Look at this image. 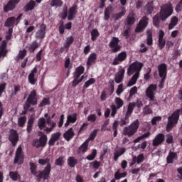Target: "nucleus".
Masks as SVG:
<instances>
[{"label":"nucleus","instance_id":"nucleus-1","mask_svg":"<svg viewBox=\"0 0 182 182\" xmlns=\"http://www.w3.org/2000/svg\"><path fill=\"white\" fill-rule=\"evenodd\" d=\"M143 67L144 63L139 61H135L129 65L127 70V74H128V76H132L133 74L134 75H132V77H131V80H129V82L127 84V87H132L136 84Z\"/></svg>","mask_w":182,"mask_h":182},{"label":"nucleus","instance_id":"nucleus-2","mask_svg":"<svg viewBox=\"0 0 182 182\" xmlns=\"http://www.w3.org/2000/svg\"><path fill=\"white\" fill-rule=\"evenodd\" d=\"M173 14V9L168 4H164L161 6L159 14L155 15L153 18L154 26L159 28L160 26V21H166L168 16Z\"/></svg>","mask_w":182,"mask_h":182},{"label":"nucleus","instance_id":"nucleus-3","mask_svg":"<svg viewBox=\"0 0 182 182\" xmlns=\"http://www.w3.org/2000/svg\"><path fill=\"white\" fill-rule=\"evenodd\" d=\"M179 114L180 109H177L168 117V122L166 126V131L167 132H171L178 124V122L179 120Z\"/></svg>","mask_w":182,"mask_h":182},{"label":"nucleus","instance_id":"nucleus-4","mask_svg":"<svg viewBox=\"0 0 182 182\" xmlns=\"http://www.w3.org/2000/svg\"><path fill=\"white\" fill-rule=\"evenodd\" d=\"M139 127V119H136L132 122V123H131V125L124 127V130H123L124 136L132 137L137 132Z\"/></svg>","mask_w":182,"mask_h":182},{"label":"nucleus","instance_id":"nucleus-5","mask_svg":"<svg viewBox=\"0 0 182 182\" xmlns=\"http://www.w3.org/2000/svg\"><path fill=\"white\" fill-rule=\"evenodd\" d=\"M120 40L118 37H112L111 39L109 47L112 49V53H117L120 52L122 46L119 45Z\"/></svg>","mask_w":182,"mask_h":182},{"label":"nucleus","instance_id":"nucleus-6","mask_svg":"<svg viewBox=\"0 0 182 182\" xmlns=\"http://www.w3.org/2000/svg\"><path fill=\"white\" fill-rule=\"evenodd\" d=\"M149 25V18L147 16H144L141 20H139V22L136 25V27L135 28V32L136 33H141L144 31L146 28Z\"/></svg>","mask_w":182,"mask_h":182},{"label":"nucleus","instance_id":"nucleus-7","mask_svg":"<svg viewBox=\"0 0 182 182\" xmlns=\"http://www.w3.org/2000/svg\"><path fill=\"white\" fill-rule=\"evenodd\" d=\"M157 90L156 85L151 84L149 86H148V88H146V90L145 91V95H146V97L149 98V100L151 102H154L157 103V100H155V92Z\"/></svg>","mask_w":182,"mask_h":182},{"label":"nucleus","instance_id":"nucleus-8","mask_svg":"<svg viewBox=\"0 0 182 182\" xmlns=\"http://www.w3.org/2000/svg\"><path fill=\"white\" fill-rule=\"evenodd\" d=\"M127 58V53L126 51H122L119 53H118V55L115 57V58L113 60L112 65H119L122 63L124 62Z\"/></svg>","mask_w":182,"mask_h":182},{"label":"nucleus","instance_id":"nucleus-9","mask_svg":"<svg viewBox=\"0 0 182 182\" xmlns=\"http://www.w3.org/2000/svg\"><path fill=\"white\" fill-rule=\"evenodd\" d=\"M21 0H9L8 3L4 6V12L7 14L10 11H14L16 9V5L19 4Z\"/></svg>","mask_w":182,"mask_h":182},{"label":"nucleus","instance_id":"nucleus-10","mask_svg":"<svg viewBox=\"0 0 182 182\" xmlns=\"http://www.w3.org/2000/svg\"><path fill=\"white\" fill-rule=\"evenodd\" d=\"M9 140L11 142L13 146H16V144L19 140L18 133L16 130L11 129L10 130V135L9 136Z\"/></svg>","mask_w":182,"mask_h":182},{"label":"nucleus","instance_id":"nucleus-11","mask_svg":"<svg viewBox=\"0 0 182 182\" xmlns=\"http://www.w3.org/2000/svg\"><path fill=\"white\" fill-rule=\"evenodd\" d=\"M50 172H51V164L50 163H48L47 166L44 168V169L39 172V174L41 175V176H42L43 180L45 181L49 179Z\"/></svg>","mask_w":182,"mask_h":182},{"label":"nucleus","instance_id":"nucleus-12","mask_svg":"<svg viewBox=\"0 0 182 182\" xmlns=\"http://www.w3.org/2000/svg\"><path fill=\"white\" fill-rule=\"evenodd\" d=\"M166 139V136L163 133H159L155 136L154 140H152V146H159L161 145Z\"/></svg>","mask_w":182,"mask_h":182},{"label":"nucleus","instance_id":"nucleus-13","mask_svg":"<svg viewBox=\"0 0 182 182\" xmlns=\"http://www.w3.org/2000/svg\"><path fill=\"white\" fill-rule=\"evenodd\" d=\"M23 154L22 151V147L18 146L16 151V156L14 159V164H18L19 161V165L22 164L23 163Z\"/></svg>","mask_w":182,"mask_h":182},{"label":"nucleus","instance_id":"nucleus-14","mask_svg":"<svg viewBox=\"0 0 182 182\" xmlns=\"http://www.w3.org/2000/svg\"><path fill=\"white\" fill-rule=\"evenodd\" d=\"M55 116V113H53L51 117L49 116L47 118V125L48 127H50L46 128L45 130L46 133H50L56 127V122L52 121V119H53Z\"/></svg>","mask_w":182,"mask_h":182},{"label":"nucleus","instance_id":"nucleus-15","mask_svg":"<svg viewBox=\"0 0 182 182\" xmlns=\"http://www.w3.org/2000/svg\"><path fill=\"white\" fill-rule=\"evenodd\" d=\"M164 31L159 30V35L158 36V48L160 50H162L166 46V39L164 38Z\"/></svg>","mask_w":182,"mask_h":182},{"label":"nucleus","instance_id":"nucleus-16","mask_svg":"<svg viewBox=\"0 0 182 182\" xmlns=\"http://www.w3.org/2000/svg\"><path fill=\"white\" fill-rule=\"evenodd\" d=\"M26 103H28L33 106H36L38 103L36 90H33L28 97Z\"/></svg>","mask_w":182,"mask_h":182},{"label":"nucleus","instance_id":"nucleus-17","mask_svg":"<svg viewBox=\"0 0 182 182\" xmlns=\"http://www.w3.org/2000/svg\"><path fill=\"white\" fill-rule=\"evenodd\" d=\"M46 29H47L46 25L44 23L41 24L40 26V30H38L36 33V36H35L36 38L41 41L43 40L44 38L46 37Z\"/></svg>","mask_w":182,"mask_h":182},{"label":"nucleus","instance_id":"nucleus-18","mask_svg":"<svg viewBox=\"0 0 182 182\" xmlns=\"http://www.w3.org/2000/svg\"><path fill=\"white\" fill-rule=\"evenodd\" d=\"M154 11V3L153 1H151L144 6V14L145 15H151Z\"/></svg>","mask_w":182,"mask_h":182},{"label":"nucleus","instance_id":"nucleus-19","mask_svg":"<svg viewBox=\"0 0 182 182\" xmlns=\"http://www.w3.org/2000/svg\"><path fill=\"white\" fill-rule=\"evenodd\" d=\"M47 141H48V137H47V135L45 134H43L38 140H36L34 141V144L35 145H36V143L37 142H39V144H38L36 145L37 148H39V147H45L47 144Z\"/></svg>","mask_w":182,"mask_h":182},{"label":"nucleus","instance_id":"nucleus-20","mask_svg":"<svg viewBox=\"0 0 182 182\" xmlns=\"http://www.w3.org/2000/svg\"><path fill=\"white\" fill-rule=\"evenodd\" d=\"M38 72L37 67H35L31 71V73L28 75V82L31 85H35L37 82V78L35 77L36 74Z\"/></svg>","mask_w":182,"mask_h":182},{"label":"nucleus","instance_id":"nucleus-21","mask_svg":"<svg viewBox=\"0 0 182 182\" xmlns=\"http://www.w3.org/2000/svg\"><path fill=\"white\" fill-rule=\"evenodd\" d=\"M158 73L159 77H167V65L166 63H161L158 65Z\"/></svg>","mask_w":182,"mask_h":182},{"label":"nucleus","instance_id":"nucleus-22","mask_svg":"<svg viewBox=\"0 0 182 182\" xmlns=\"http://www.w3.org/2000/svg\"><path fill=\"white\" fill-rule=\"evenodd\" d=\"M178 159V154L176 152L169 151L168 156H166V163L167 164H173L174 160Z\"/></svg>","mask_w":182,"mask_h":182},{"label":"nucleus","instance_id":"nucleus-23","mask_svg":"<svg viewBox=\"0 0 182 182\" xmlns=\"http://www.w3.org/2000/svg\"><path fill=\"white\" fill-rule=\"evenodd\" d=\"M46 124L47 119H46L44 117L39 118L38 121V127L40 130H43L44 132H46V129L50 127V126L46 127Z\"/></svg>","mask_w":182,"mask_h":182},{"label":"nucleus","instance_id":"nucleus-24","mask_svg":"<svg viewBox=\"0 0 182 182\" xmlns=\"http://www.w3.org/2000/svg\"><path fill=\"white\" fill-rule=\"evenodd\" d=\"M74 136H75V132L73 131V127L67 130L63 134V137L67 141H70Z\"/></svg>","mask_w":182,"mask_h":182},{"label":"nucleus","instance_id":"nucleus-25","mask_svg":"<svg viewBox=\"0 0 182 182\" xmlns=\"http://www.w3.org/2000/svg\"><path fill=\"white\" fill-rule=\"evenodd\" d=\"M97 59V55L95 53H91L87 59V65L91 67L93 64L96 63Z\"/></svg>","mask_w":182,"mask_h":182},{"label":"nucleus","instance_id":"nucleus-26","mask_svg":"<svg viewBox=\"0 0 182 182\" xmlns=\"http://www.w3.org/2000/svg\"><path fill=\"white\" fill-rule=\"evenodd\" d=\"M7 43L5 41H3L1 45L0 46V57L5 58L8 54V50L6 49Z\"/></svg>","mask_w":182,"mask_h":182},{"label":"nucleus","instance_id":"nucleus-27","mask_svg":"<svg viewBox=\"0 0 182 182\" xmlns=\"http://www.w3.org/2000/svg\"><path fill=\"white\" fill-rule=\"evenodd\" d=\"M36 3L33 0H30L28 4L23 7L24 12H29V11H33L36 8Z\"/></svg>","mask_w":182,"mask_h":182},{"label":"nucleus","instance_id":"nucleus-28","mask_svg":"<svg viewBox=\"0 0 182 182\" xmlns=\"http://www.w3.org/2000/svg\"><path fill=\"white\" fill-rule=\"evenodd\" d=\"M76 9H77L76 6H73V7L69 9L68 16V21H73V19H75V15H77Z\"/></svg>","mask_w":182,"mask_h":182},{"label":"nucleus","instance_id":"nucleus-29","mask_svg":"<svg viewBox=\"0 0 182 182\" xmlns=\"http://www.w3.org/2000/svg\"><path fill=\"white\" fill-rule=\"evenodd\" d=\"M103 92L107 94L109 96H112L114 92V82H109V87H106L103 90Z\"/></svg>","mask_w":182,"mask_h":182},{"label":"nucleus","instance_id":"nucleus-30","mask_svg":"<svg viewBox=\"0 0 182 182\" xmlns=\"http://www.w3.org/2000/svg\"><path fill=\"white\" fill-rule=\"evenodd\" d=\"M126 152V148H119V150H115L114 153V161H117L119 158Z\"/></svg>","mask_w":182,"mask_h":182},{"label":"nucleus","instance_id":"nucleus-31","mask_svg":"<svg viewBox=\"0 0 182 182\" xmlns=\"http://www.w3.org/2000/svg\"><path fill=\"white\" fill-rule=\"evenodd\" d=\"M136 22V18L132 14H129L127 18L125 19V25H128V26H132Z\"/></svg>","mask_w":182,"mask_h":182},{"label":"nucleus","instance_id":"nucleus-32","mask_svg":"<svg viewBox=\"0 0 182 182\" xmlns=\"http://www.w3.org/2000/svg\"><path fill=\"white\" fill-rule=\"evenodd\" d=\"M136 107L135 102H130L129 105H128V109H127V113H125V116H127V118H130L132 116V114L134 112V109Z\"/></svg>","mask_w":182,"mask_h":182},{"label":"nucleus","instance_id":"nucleus-33","mask_svg":"<svg viewBox=\"0 0 182 182\" xmlns=\"http://www.w3.org/2000/svg\"><path fill=\"white\" fill-rule=\"evenodd\" d=\"M125 14H126V8L123 6L122 11L121 12L112 15V19H114L115 21H118L119 19H121L122 16H124Z\"/></svg>","mask_w":182,"mask_h":182},{"label":"nucleus","instance_id":"nucleus-34","mask_svg":"<svg viewBox=\"0 0 182 182\" xmlns=\"http://www.w3.org/2000/svg\"><path fill=\"white\" fill-rule=\"evenodd\" d=\"M16 22V18L14 16L9 17L6 19L4 23V26L6 28H11V26H13Z\"/></svg>","mask_w":182,"mask_h":182},{"label":"nucleus","instance_id":"nucleus-35","mask_svg":"<svg viewBox=\"0 0 182 182\" xmlns=\"http://www.w3.org/2000/svg\"><path fill=\"white\" fill-rule=\"evenodd\" d=\"M9 176L13 181H17L21 178V176L18 171H9Z\"/></svg>","mask_w":182,"mask_h":182},{"label":"nucleus","instance_id":"nucleus-36","mask_svg":"<svg viewBox=\"0 0 182 182\" xmlns=\"http://www.w3.org/2000/svg\"><path fill=\"white\" fill-rule=\"evenodd\" d=\"M68 164L71 168H75V166L77 164V159H76L74 156H70L68 159Z\"/></svg>","mask_w":182,"mask_h":182},{"label":"nucleus","instance_id":"nucleus-37","mask_svg":"<svg viewBox=\"0 0 182 182\" xmlns=\"http://www.w3.org/2000/svg\"><path fill=\"white\" fill-rule=\"evenodd\" d=\"M146 45L151 46L153 44V34L151 31H146Z\"/></svg>","mask_w":182,"mask_h":182},{"label":"nucleus","instance_id":"nucleus-38","mask_svg":"<svg viewBox=\"0 0 182 182\" xmlns=\"http://www.w3.org/2000/svg\"><path fill=\"white\" fill-rule=\"evenodd\" d=\"M133 158L135 159L136 164H140L143 163L145 160L144 154H138V156H134Z\"/></svg>","mask_w":182,"mask_h":182},{"label":"nucleus","instance_id":"nucleus-39","mask_svg":"<svg viewBox=\"0 0 182 182\" xmlns=\"http://www.w3.org/2000/svg\"><path fill=\"white\" fill-rule=\"evenodd\" d=\"M100 36V32L97 28L92 29L91 31V39L93 42L96 41Z\"/></svg>","mask_w":182,"mask_h":182},{"label":"nucleus","instance_id":"nucleus-40","mask_svg":"<svg viewBox=\"0 0 182 182\" xmlns=\"http://www.w3.org/2000/svg\"><path fill=\"white\" fill-rule=\"evenodd\" d=\"M29 166H30V171L31 172V173L33 175V176H36L38 171H37V165L36 163L34 162H30L29 163Z\"/></svg>","mask_w":182,"mask_h":182},{"label":"nucleus","instance_id":"nucleus-41","mask_svg":"<svg viewBox=\"0 0 182 182\" xmlns=\"http://www.w3.org/2000/svg\"><path fill=\"white\" fill-rule=\"evenodd\" d=\"M38 47V43L36 41H33L28 48L29 52L33 53Z\"/></svg>","mask_w":182,"mask_h":182},{"label":"nucleus","instance_id":"nucleus-42","mask_svg":"<svg viewBox=\"0 0 182 182\" xmlns=\"http://www.w3.org/2000/svg\"><path fill=\"white\" fill-rule=\"evenodd\" d=\"M129 123V117L127 118V116L121 119V120L118 121V124H119V127H124V126L127 125Z\"/></svg>","mask_w":182,"mask_h":182},{"label":"nucleus","instance_id":"nucleus-43","mask_svg":"<svg viewBox=\"0 0 182 182\" xmlns=\"http://www.w3.org/2000/svg\"><path fill=\"white\" fill-rule=\"evenodd\" d=\"M114 102H115V105H116V107H117V109H121L124 105V101L120 97H116L115 100H114Z\"/></svg>","mask_w":182,"mask_h":182},{"label":"nucleus","instance_id":"nucleus-44","mask_svg":"<svg viewBox=\"0 0 182 182\" xmlns=\"http://www.w3.org/2000/svg\"><path fill=\"white\" fill-rule=\"evenodd\" d=\"M73 42H74V38L73 36L68 37L65 43H64L65 48H70V47L73 43Z\"/></svg>","mask_w":182,"mask_h":182},{"label":"nucleus","instance_id":"nucleus-45","mask_svg":"<svg viewBox=\"0 0 182 182\" xmlns=\"http://www.w3.org/2000/svg\"><path fill=\"white\" fill-rule=\"evenodd\" d=\"M88 141H85L80 147H79V151L85 153L87 151L88 149Z\"/></svg>","mask_w":182,"mask_h":182},{"label":"nucleus","instance_id":"nucleus-46","mask_svg":"<svg viewBox=\"0 0 182 182\" xmlns=\"http://www.w3.org/2000/svg\"><path fill=\"white\" fill-rule=\"evenodd\" d=\"M47 105H50V101L49 97H44L39 105V107H43Z\"/></svg>","mask_w":182,"mask_h":182},{"label":"nucleus","instance_id":"nucleus-47","mask_svg":"<svg viewBox=\"0 0 182 182\" xmlns=\"http://www.w3.org/2000/svg\"><path fill=\"white\" fill-rule=\"evenodd\" d=\"M26 122V116H23L18 118V125L19 127H23L25 124Z\"/></svg>","mask_w":182,"mask_h":182},{"label":"nucleus","instance_id":"nucleus-48","mask_svg":"<svg viewBox=\"0 0 182 182\" xmlns=\"http://www.w3.org/2000/svg\"><path fill=\"white\" fill-rule=\"evenodd\" d=\"M95 82H96V80L95 78H90V80H88L87 81L85 82V83L83 86V89H87L92 85H94L95 83Z\"/></svg>","mask_w":182,"mask_h":182},{"label":"nucleus","instance_id":"nucleus-49","mask_svg":"<svg viewBox=\"0 0 182 182\" xmlns=\"http://www.w3.org/2000/svg\"><path fill=\"white\" fill-rule=\"evenodd\" d=\"M77 113H74L73 114H70L68 116V119L72 124H74L77 122Z\"/></svg>","mask_w":182,"mask_h":182},{"label":"nucleus","instance_id":"nucleus-50","mask_svg":"<svg viewBox=\"0 0 182 182\" xmlns=\"http://www.w3.org/2000/svg\"><path fill=\"white\" fill-rule=\"evenodd\" d=\"M63 2L61 0H52L50 6H63Z\"/></svg>","mask_w":182,"mask_h":182},{"label":"nucleus","instance_id":"nucleus-51","mask_svg":"<svg viewBox=\"0 0 182 182\" xmlns=\"http://www.w3.org/2000/svg\"><path fill=\"white\" fill-rule=\"evenodd\" d=\"M96 156H97V149H93L92 153L87 156L86 159L88 161H93L95 159Z\"/></svg>","mask_w":182,"mask_h":182},{"label":"nucleus","instance_id":"nucleus-52","mask_svg":"<svg viewBox=\"0 0 182 182\" xmlns=\"http://www.w3.org/2000/svg\"><path fill=\"white\" fill-rule=\"evenodd\" d=\"M161 119H162V117L161 116L154 117L152 118V120H151V124H152V126H156L157 122H161Z\"/></svg>","mask_w":182,"mask_h":182},{"label":"nucleus","instance_id":"nucleus-53","mask_svg":"<svg viewBox=\"0 0 182 182\" xmlns=\"http://www.w3.org/2000/svg\"><path fill=\"white\" fill-rule=\"evenodd\" d=\"M64 164V156H60L58 159L55 160V165L58 166H63Z\"/></svg>","mask_w":182,"mask_h":182},{"label":"nucleus","instance_id":"nucleus-54","mask_svg":"<svg viewBox=\"0 0 182 182\" xmlns=\"http://www.w3.org/2000/svg\"><path fill=\"white\" fill-rule=\"evenodd\" d=\"M152 113L153 111L149 105H146L145 107H144V115H149L151 114Z\"/></svg>","mask_w":182,"mask_h":182},{"label":"nucleus","instance_id":"nucleus-55","mask_svg":"<svg viewBox=\"0 0 182 182\" xmlns=\"http://www.w3.org/2000/svg\"><path fill=\"white\" fill-rule=\"evenodd\" d=\"M50 158L47 157L46 159H38V164H41V166H44L46 164H50Z\"/></svg>","mask_w":182,"mask_h":182},{"label":"nucleus","instance_id":"nucleus-56","mask_svg":"<svg viewBox=\"0 0 182 182\" xmlns=\"http://www.w3.org/2000/svg\"><path fill=\"white\" fill-rule=\"evenodd\" d=\"M81 74L77 73L76 72L74 73V80L73 81V87H75V85L77 82V80H79V78L80 77Z\"/></svg>","mask_w":182,"mask_h":182},{"label":"nucleus","instance_id":"nucleus-57","mask_svg":"<svg viewBox=\"0 0 182 182\" xmlns=\"http://www.w3.org/2000/svg\"><path fill=\"white\" fill-rule=\"evenodd\" d=\"M33 122H34L33 119H29V120L28 122V125H27V132H28V133H31V132L32 131Z\"/></svg>","mask_w":182,"mask_h":182},{"label":"nucleus","instance_id":"nucleus-58","mask_svg":"<svg viewBox=\"0 0 182 182\" xmlns=\"http://www.w3.org/2000/svg\"><path fill=\"white\" fill-rule=\"evenodd\" d=\"M166 143L168 144H171L173 141V136L171 134H167L166 135Z\"/></svg>","mask_w":182,"mask_h":182},{"label":"nucleus","instance_id":"nucleus-59","mask_svg":"<svg viewBox=\"0 0 182 182\" xmlns=\"http://www.w3.org/2000/svg\"><path fill=\"white\" fill-rule=\"evenodd\" d=\"M131 28L128 27V28L124 30V33H122V36L125 37L126 39H128L130 36Z\"/></svg>","mask_w":182,"mask_h":182},{"label":"nucleus","instance_id":"nucleus-60","mask_svg":"<svg viewBox=\"0 0 182 182\" xmlns=\"http://www.w3.org/2000/svg\"><path fill=\"white\" fill-rule=\"evenodd\" d=\"M26 55H27V51L26 49L19 50V53L18 54L21 60H23V58L26 56Z\"/></svg>","mask_w":182,"mask_h":182},{"label":"nucleus","instance_id":"nucleus-61","mask_svg":"<svg viewBox=\"0 0 182 182\" xmlns=\"http://www.w3.org/2000/svg\"><path fill=\"white\" fill-rule=\"evenodd\" d=\"M98 132H99V129H97L93 130V132L91 133V134L89 137V139L90 141H93L95 139V137L97 136Z\"/></svg>","mask_w":182,"mask_h":182},{"label":"nucleus","instance_id":"nucleus-62","mask_svg":"<svg viewBox=\"0 0 182 182\" xmlns=\"http://www.w3.org/2000/svg\"><path fill=\"white\" fill-rule=\"evenodd\" d=\"M124 89H123V84L118 85V88L117 90V95L118 97H119L122 93H123Z\"/></svg>","mask_w":182,"mask_h":182},{"label":"nucleus","instance_id":"nucleus-63","mask_svg":"<svg viewBox=\"0 0 182 182\" xmlns=\"http://www.w3.org/2000/svg\"><path fill=\"white\" fill-rule=\"evenodd\" d=\"M12 33H13V28H9V31L6 32V39L7 41L11 40V38L12 37Z\"/></svg>","mask_w":182,"mask_h":182},{"label":"nucleus","instance_id":"nucleus-64","mask_svg":"<svg viewBox=\"0 0 182 182\" xmlns=\"http://www.w3.org/2000/svg\"><path fill=\"white\" fill-rule=\"evenodd\" d=\"M61 136L60 132H56L52 134L51 138L53 139L55 141H58Z\"/></svg>","mask_w":182,"mask_h":182}]
</instances>
